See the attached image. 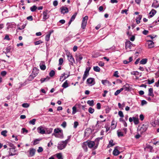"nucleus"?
<instances>
[{
	"label": "nucleus",
	"mask_w": 159,
	"mask_h": 159,
	"mask_svg": "<svg viewBox=\"0 0 159 159\" xmlns=\"http://www.w3.org/2000/svg\"><path fill=\"white\" fill-rule=\"evenodd\" d=\"M87 103L91 106H92L94 105V101L93 100H89L87 101Z\"/></svg>",
	"instance_id": "c9c22d12"
},
{
	"label": "nucleus",
	"mask_w": 159,
	"mask_h": 159,
	"mask_svg": "<svg viewBox=\"0 0 159 159\" xmlns=\"http://www.w3.org/2000/svg\"><path fill=\"white\" fill-rule=\"evenodd\" d=\"M55 72L53 70H52L49 73V75L50 77H53L55 75Z\"/></svg>",
	"instance_id": "79ce46f5"
},
{
	"label": "nucleus",
	"mask_w": 159,
	"mask_h": 159,
	"mask_svg": "<svg viewBox=\"0 0 159 159\" xmlns=\"http://www.w3.org/2000/svg\"><path fill=\"white\" fill-rule=\"evenodd\" d=\"M66 55L68 59L70 62V65L73 66V63H75V61L72 55L70 52L67 53Z\"/></svg>",
	"instance_id": "f03ea898"
},
{
	"label": "nucleus",
	"mask_w": 159,
	"mask_h": 159,
	"mask_svg": "<svg viewBox=\"0 0 159 159\" xmlns=\"http://www.w3.org/2000/svg\"><path fill=\"white\" fill-rule=\"evenodd\" d=\"M9 146L11 148L9 149H16V147L14 145L11 143H10L9 144Z\"/></svg>",
	"instance_id": "3c124183"
},
{
	"label": "nucleus",
	"mask_w": 159,
	"mask_h": 159,
	"mask_svg": "<svg viewBox=\"0 0 159 159\" xmlns=\"http://www.w3.org/2000/svg\"><path fill=\"white\" fill-rule=\"evenodd\" d=\"M95 145V142L93 141H87V145L90 148H92Z\"/></svg>",
	"instance_id": "4468645a"
},
{
	"label": "nucleus",
	"mask_w": 159,
	"mask_h": 159,
	"mask_svg": "<svg viewBox=\"0 0 159 159\" xmlns=\"http://www.w3.org/2000/svg\"><path fill=\"white\" fill-rule=\"evenodd\" d=\"M66 125V121H64L61 124V126L63 128H65Z\"/></svg>",
	"instance_id": "052dcab7"
},
{
	"label": "nucleus",
	"mask_w": 159,
	"mask_h": 159,
	"mask_svg": "<svg viewBox=\"0 0 159 159\" xmlns=\"http://www.w3.org/2000/svg\"><path fill=\"white\" fill-rule=\"evenodd\" d=\"M115 145V144L113 143V141L111 140L109 141V144L108 146L109 147H111Z\"/></svg>",
	"instance_id": "58836bf2"
},
{
	"label": "nucleus",
	"mask_w": 159,
	"mask_h": 159,
	"mask_svg": "<svg viewBox=\"0 0 159 159\" xmlns=\"http://www.w3.org/2000/svg\"><path fill=\"white\" fill-rule=\"evenodd\" d=\"M148 95L149 96H151L152 97H154V94L153 93V89L150 88L148 90Z\"/></svg>",
	"instance_id": "a211bd4d"
},
{
	"label": "nucleus",
	"mask_w": 159,
	"mask_h": 159,
	"mask_svg": "<svg viewBox=\"0 0 159 159\" xmlns=\"http://www.w3.org/2000/svg\"><path fill=\"white\" fill-rule=\"evenodd\" d=\"M121 89H122L123 90H124L125 91H129V85L128 84H125L121 88Z\"/></svg>",
	"instance_id": "4be33fe9"
},
{
	"label": "nucleus",
	"mask_w": 159,
	"mask_h": 159,
	"mask_svg": "<svg viewBox=\"0 0 159 159\" xmlns=\"http://www.w3.org/2000/svg\"><path fill=\"white\" fill-rule=\"evenodd\" d=\"M123 91V89H121V88H120V89L119 90H116V92L115 93H114V95L116 96H117V95L118 94H119L121 91Z\"/></svg>",
	"instance_id": "f704fd0d"
},
{
	"label": "nucleus",
	"mask_w": 159,
	"mask_h": 159,
	"mask_svg": "<svg viewBox=\"0 0 159 159\" xmlns=\"http://www.w3.org/2000/svg\"><path fill=\"white\" fill-rule=\"evenodd\" d=\"M118 71H116L114 74V76L116 77H119V76L118 75Z\"/></svg>",
	"instance_id": "e2e57ef3"
},
{
	"label": "nucleus",
	"mask_w": 159,
	"mask_h": 159,
	"mask_svg": "<svg viewBox=\"0 0 159 159\" xmlns=\"http://www.w3.org/2000/svg\"><path fill=\"white\" fill-rule=\"evenodd\" d=\"M63 62V59L62 58H60L59 60V64L60 65L62 64Z\"/></svg>",
	"instance_id": "8fccbe9b"
},
{
	"label": "nucleus",
	"mask_w": 159,
	"mask_h": 159,
	"mask_svg": "<svg viewBox=\"0 0 159 159\" xmlns=\"http://www.w3.org/2000/svg\"><path fill=\"white\" fill-rule=\"evenodd\" d=\"M22 106L25 108H27L29 107V105L27 103H24L22 104Z\"/></svg>",
	"instance_id": "09e8293b"
},
{
	"label": "nucleus",
	"mask_w": 159,
	"mask_h": 159,
	"mask_svg": "<svg viewBox=\"0 0 159 159\" xmlns=\"http://www.w3.org/2000/svg\"><path fill=\"white\" fill-rule=\"evenodd\" d=\"M27 19L30 20L31 21L33 20V17L32 16H30L27 17Z\"/></svg>",
	"instance_id": "774afa93"
},
{
	"label": "nucleus",
	"mask_w": 159,
	"mask_h": 159,
	"mask_svg": "<svg viewBox=\"0 0 159 159\" xmlns=\"http://www.w3.org/2000/svg\"><path fill=\"white\" fill-rule=\"evenodd\" d=\"M34 78L33 76L31 74L29 76V77L28 79L25 81L26 82H28L29 81H31Z\"/></svg>",
	"instance_id": "a878e982"
},
{
	"label": "nucleus",
	"mask_w": 159,
	"mask_h": 159,
	"mask_svg": "<svg viewBox=\"0 0 159 159\" xmlns=\"http://www.w3.org/2000/svg\"><path fill=\"white\" fill-rule=\"evenodd\" d=\"M147 43L148 44V48H151L154 47V43L152 41L150 40H148L147 41Z\"/></svg>",
	"instance_id": "ddd939ff"
},
{
	"label": "nucleus",
	"mask_w": 159,
	"mask_h": 159,
	"mask_svg": "<svg viewBox=\"0 0 159 159\" xmlns=\"http://www.w3.org/2000/svg\"><path fill=\"white\" fill-rule=\"evenodd\" d=\"M43 42L41 40L35 42H34V44L35 45H38L42 43Z\"/></svg>",
	"instance_id": "c03bdc74"
},
{
	"label": "nucleus",
	"mask_w": 159,
	"mask_h": 159,
	"mask_svg": "<svg viewBox=\"0 0 159 159\" xmlns=\"http://www.w3.org/2000/svg\"><path fill=\"white\" fill-rule=\"evenodd\" d=\"M147 59H143L140 61V64H145L147 62Z\"/></svg>",
	"instance_id": "7c9ffc66"
},
{
	"label": "nucleus",
	"mask_w": 159,
	"mask_h": 159,
	"mask_svg": "<svg viewBox=\"0 0 159 159\" xmlns=\"http://www.w3.org/2000/svg\"><path fill=\"white\" fill-rule=\"evenodd\" d=\"M58 2L57 0H55V1H54V2H53V5L54 6H57L58 5Z\"/></svg>",
	"instance_id": "69168bd1"
},
{
	"label": "nucleus",
	"mask_w": 159,
	"mask_h": 159,
	"mask_svg": "<svg viewBox=\"0 0 159 159\" xmlns=\"http://www.w3.org/2000/svg\"><path fill=\"white\" fill-rule=\"evenodd\" d=\"M127 11H128V10L127 9L123 10L121 11V13L122 14H123L124 13H125L126 14H127Z\"/></svg>",
	"instance_id": "0e129e2a"
},
{
	"label": "nucleus",
	"mask_w": 159,
	"mask_h": 159,
	"mask_svg": "<svg viewBox=\"0 0 159 159\" xmlns=\"http://www.w3.org/2000/svg\"><path fill=\"white\" fill-rule=\"evenodd\" d=\"M77 12H75V14H74V15H73L72 16V17H71V19H70V20L71 21H73V20H75V17H76V15H77Z\"/></svg>",
	"instance_id": "ea45409f"
},
{
	"label": "nucleus",
	"mask_w": 159,
	"mask_h": 159,
	"mask_svg": "<svg viewBox=\"0 0 159 159\" xmlns=\"http://www.w3.org/2000/svg\"><path fill=\"white\" fill-rule=\"evenodd\" d=\"M65 75V74L64 73L61 75L60 79V81H63L66 78H67L69 76V75H67V76H66Z\"/></svg>",
	"instance_id": "dca6fc26"
},
{
	"label": "nucleus",
	"mask_w": 159,
	"mask_h": 159,
	"mask_svg": "<svg viewBox=\"0 0 159 159\" xmlns=\"http://www.w3.org/2000/svg\"><path fill=\"white\" fill-rule=\"evenodd\" d=\"M120 148V147L118 146H116L115 147L113 152V154L114 155L116 156L120 153V152L118 150Z\"/></svg>",
	"instance_id": "6e6552de"
},
{
	"label": "nucleus",
	"mask_w": 159,
	"mask_h": 159,
	"mask_svg": "<svg viewBox=\"0 0 159 159\" xmlns=\"http://www.w3.org/2000/svg\"><path fill=\"white\" fill-rule=\"evenodd\" d=\"M147 102L145 100H143L141 102V105L142 106H143L144 105H146L147 104Z\"/></svg>",
	"instance_id": "6e6d98bb"
},
{
	"label": "nucleus",
	"mask_w": 159,
	"mask_h": 159,
	"mask_svg": "<svg viewBox=\"0 0 159 159\" xmlns=\"http://www.w3.org/2000/svg\"><path fill=\"white\" fill-rule=\"evenodd\" d=\"M56 138L62 139L64 137L63 131L60 128H56L54 130V133L52 134Z\"/></svg>",
	"instance_id": "f257e3e1"
},
{
	"label": "nucleus",
	"mask_w": 159,
	"mask_h": 159,
	"mask_svg": "<svg viewBox=\"0 0 159 159\" xmlns=\"http://www.w3.org/2000/svg\"><path fill=\"white\" fill-rule=\"evenodd\" d=\"M37 8V7L35 6H33L30 7V9L32 11H34Z\"/></svg>",
	"instance_id": "4c0bfd02"
},
{
	"label": "nucleus",
	"mask_w": 159,
	"mask_h": 159,
	"mask_svg": "<svg viewBox=\"0 0 159 159\" xmlns=\"http://www.w3.org/2000/svg\"><path fill=\"white\" fill-rule=\"evenodd\" d=\"M37 130L38 132L41 134H43L45 133V131L43 127L42 126H41L37 129Z\"/></svg>",
	"instance_id": "0eeeda50"
},
{
	"label": "nucleus",
	"mask_w": 159,
	"mask_h": 159,
	"mask_svg": "<svg viewBox=\"0 0 159 159\" xmlns=\"http://www.w3.org/2000/svg\"><path fill=\"white\" fill-rule=\"evenodd\" d=\"M72 114L74 115L77 112V108L75 106H74L72 107Z\"/></svg>",
	"instance_id": "473e14b6"
},
{
	"label": "nucleus",
	"mask_w": 159,
	"mask_h": 159,
	"mask_svg": "<svg viewBox=\"0 0 159 159\" xmlns=\"http://www.w3.org/2000/svg\"><path fill=\"white\" fill-rule=\"evenodd\" d=\"M117 134L119 137H122L123 136V133L121 132H118Z\"/></svg>",
	"instance_id": "bf43d9fd"
},
{
	"label": "nucleus",
	"mask_w": 159,
	"mask_h": 159,
	"mask_svg": "<svg viewBox=\"0 0 159 159\" xmlns=\"http://www.w3.org/2000/svg\"><path fill=\"white\" fill-rule=\"evenodd\" d=\"M147 148L149 149L150 150H151L153 149V148L151 146L149 145H148L146 147L144 148V149L145 150Z\"/></svg>",
	"instance_id": "603ef678"
},
{
	"label": "nucleus",
	"mask_w": 159,
	"mask_h": 159,
	"mask_svg": "<svg viewBox=\"0 0 159 159\" xmlns=\"http://www.w3.org/2000/svg\"><path fill=\"white\" fill-rule=\"evenodd\" d=\"M71 137V135L68 136L67 137V139L64 141V142H66L67 143L69 141V140Z\"/></svg>",
	"instance_id": "5fc2aeb1"
},
{
	"label": "nucleus",
	"mask_w": 159,
	"mask_h": 159,
	"mask_svg": "<svg viewBox=\"0 0 159 159\" xmlns=\"http://www.w3.org/2000/svg\"><path fill=\"white\" fill-rule=\"evenodd\" d=\"M94 82V79L93 78H89L87 80V82L88 84H91Z\"/></svg>",
	"instance_id": "412c9836"
},
{
	"label": "nucleus",
	"mask_w": 159,
	"mask_h": 159,
	"mask_svg": "<svg viewBox=\"0 0 159 159\" xmlns=\"http://www.w3.org/2000/svg\"><path fill=\"white\" fill-rule=\"evenodd\" d=\"M36 121V119H32V120H30L29 121V123L30 124H31L33 125H34L35 124V122Z\"/></svg>",
	"instance_id": "de8ad7c7"
},
{
	"label": "nucleus",
	"mask_w": 159,
	"mask_h": 159,
	"mask_svg": "<svg viewBox=\"0 0 159 159\" xmlns=\"http://www.w3.org/2000/svg\"><path fill=\"white\" fill-rule=\"evenodd\" d=\"M6 74L7 72L5 71H2L1 73V75L2 76H4L6 75Z\"/></svg>",
	"instance_id": "13d9d810"
},
{
	"label": "nucleus",
	"mask_w": 159,
	"mask_h": 159,
	"mask_svg": "<svg viewBox=\"0 0 159 159\" xmlns=\"http://www.w3.org/2000/svg\"><path fill=\"white\" fill-rule=\"evenodd\" d=\"M56 156L58 159H63L61 153H59L56 154Z\"/></svg>",
	"instance_id": "e433bc0d"
},
{
	"label": "nucleus",
	"mask_w": 159,
	"mask_h": 159,
	"mask_svg": "<svg viewBox=\"0 0 159 159\" xmlns=\"http://www.w3.org/2000/svg\"><path fill=\"white\" fill-rule=\"evenodd\" d=\"M38 70H33L31 75L34 76L35 77L38 75L39 73Z\"/></svg>",
	"instance_id": "b1692460"
},
{
	"label": "nucleus",
	"mask_w": 159,
	"mask_h": 159,
	"mask_svg": "<svg viewBox=\"0 0 159 159\" xmlns=\"http://www.w3.org/2000/svg\"><path fill=\"white\" fill-rule=\"evenodd\" d=\"M154 79H152L151 80H148V84H151L154 82Z\"/></svg>",
	"instance_id": "4d7b16f0"
},
{
	"label": "nucleus",
	"mask_w": 159,
	"mask_h": 159,
	"mask_svg": "<svg viewBox=\"0 0 159 159\" xmlns=\"http://www.w3.org/2000/svg\"><path fill=\"white\" fill-rule=\"evenodd\" d=\"M76 59L77 62L80 63L83 57L82 55L80 54H76Z\"/></svg>",
	"instance_id": "f8f14e48"
},
{
	"label": "nucleus",
	"mask_w": 159,
	"mask_h": 159,
	"mask_svg": "<svg viewBox=\"0 0 159 159\" xmlns=\"http://www.w3.org/2000/svg\"><path fill=\"white\" fill-rule=\"evenodd\" d=\"M142 18V16L139 15L138 16V17L136 19V22L137 24H139L140 23V20H141Z\"/></svg>",
	"instance_id": "bb28decb"
},
{
	"label": "nucleus",
	"mask_w": 159,
	"mask_h": 159,
	"mask_svg": "<svg viewBox=\"0 0 159 159\" xmlns=\"http://www.w3.org/2000/svg\"><path fill=\"white\" fill-rule=\"evenodd\" d=\"M101 81L104 85H106L107 84H108L109 83V81L107 80H102Z\"/></svg>",
	"instance_id": "72a5a7b5"
},
{
	"label": "nucleus",
	"mask_w": 159,
	"mask_h": 159,
	"mask_svg": "<svg viewBox=\"0 0 159 159\" xmlns=\"http://www.w3.org/2000/svg\"><path fill=\"white\" fill-rule=\"evenodd\" d=\"M50 79V78L48 76H47L45 78H42L40 80L41 83H43L45 81H47L48 80Z\"/></svg>",
	"instance_id": "393cba45"
},
{
	"label": "nucleus",
	"mask_w": 159,
	"mask_h": 159,
	"mask_svg": "<svg viewBox=\"0 0 159 159\" xmlns=\"http://www.w3.org/2000/svg\"><path fill=\"white\" fill-rule=\"evenodd\" d=\"M60 10L61 13L64 14L69 12L68 8L64 6H62L60 8Z\"/></svg>",
	"instance_id": "1a4fd4ad"
},
{
	"label": "nucleus",
	"mask_w": 159,
	"mask_h": 159,
	"mask_svg": "<svg viewBox=\"0 0 159 159\" xmlns=\"http://www.w3.org/2000/svg\"><path fill=\"white\" fill-rule=\"evenodd\" d=\"M7 133V130H3L1 132V134L4 136L6 137L7 136L6 134Z\"/></svg>",
	"instance_id": "a18cd8bd"
},
{
	"label": "nucleus",
	"mask_w": 159,
	"mask_h": 159,
	"mask_svg": "<svg viewBox=\"0 0 159 159\" xmlns=\"http://www.w3.org/2000/svg\"><path fill=\"white\" fill-rule=\"evenodd\" d=\"M148 33V31L146 30H144L143 32V33L144 35H147Z\"/></svg>",
	"instance_id": "338daca9"
},
{
	"label": "nucleus",
	"mask_w": 159,
	"mask_h": 159,
	"mask_svg": "<svg viewBox=\"0 0 159 159\" xmlns=\"http://www.w3.org/2000/svg\"><path fill=\"white\" fill-rule=\"evenodd\" d=\"M51 32H49V33L47 34L45 37V40L48 41L49 40L50 37L51 35Z\"/></svg>",
	"instance_id": "c756f323"
},
{
	"label": "nucleus",
	"mask_w": 159,
	"mask_h": 159,
	"mask_svg": "<svg viewBox=\"0 0 159 159\" xmlns=\"http://www.w3.org/2000/svg\"><path fill=\"white\" fill-rule=\"evenodd\" d=\"M133 121L135 125H137L139 123V120L138 117H133Z\"/></svg>",
	"instance_id": "cd10ccee"
},
{
	"label": "nucleus",
	"mask_w": 159,
	"mask_h": 159,
	"mask_svg": "<svg viewBox=\"0 0 159 159\" xmlns=\"http://www.w3.org/2000/svg\"><path fill=\"white\" fill-rule=\"evenodd\" d=\"M89 70H86L84 72L83 78V79L84 80L89 75Z\"/></svg>",
	"instance_id": "aec40b11"
},
{
	"label": "nucleus",
	"mask_w": 159,
	"mask_h": 159,
	"mask_svg": "<svg viewBox=\"0 0 159 159\" xmlns=\"http://www.w3.org/2000/svg\"><path fill=\"white\" fill-rule=\"evenodd\" d=\"M156 13V11L153 9H152L149 13V16L150 17H152L155 15Z\"/></svg>",
	"instance_id": "6ab92c4d"
},
{
	"label": "nucleus",
	"mask_w": 159,
	"mask_h": 159,
	"mask_svg": "<svg viewBox=\"0 0 159 159\" xmlns=\"http://www.w3.org/2000/svg\"><path fill=\"white\" fill-rule=\"evenodd\" d=\"M131 74L135 76L136 79L138 78L141 76V73L137 71H133L131 73Z\"/></svg>",
	"instance_id": "9b49d317"
},
{
	"label": "nucleus",
	"mask_w": 159,
	"mask_h": 159,
	"mask_svg": "<svg viewBox=\"0 0 159 159\" xmlns=\"http://www.w3.org/2000/svg\"><path fill=\"white\" fill-rule=\"evenodd\" d=\"M88 19V16H85L83 18L82 20V23L81 24V28L82 29H85L87 25V23Z\"/></svg>",
	"instance_id": "20e7f679"
},
{
	"label": "nucleus",
	"mask_w": 159,
	"mask_h": 159,
	"mask_svg": "<svg viewBox=\"0 0 159 159\" xmlns=\"http://www.w3.org/2000/svg\"><path fill=\"white\" fill-rule=\"evenodd\" d=\"M68 84L67 83V80H66L65 82L63 84L62 87L64 88H66L68 87Z\"/></svg>",
	"instance_id": "2f4dec72"
},
{
	"label": "nucleus",
	"mask_w": 159,
	"mask_h": 159,
	"mask_svg": "<svg viewBox=\"0 0 159 159\" xmlns=\"http://www.w3.org/2000/svg\"><path fill=\"white\" fill-rule=\"evenodd\" d=\"M39 66L41 70H45L46 68L45 63L43 62H42L40 63Z\"/></svg>",
	"instance_id": "5701e85b"
},
{
	"label": "nucleus",
	"mask_w": 159,
	"mask_h": 159,
	"mask_svg": "<svg viewBox=\"0 0 159 159\" xmlns=\"http://www.w3.org/2000/svg\"><path fill=\"white\" fill-rule=\"evenodd\" d=\"M40 140H41V139H37L34 140V143H33L34 145H35L39 143V141Z\"/></svg>",
	"instance_id": "a19ab883"
},
{
	"label": "nucleus",
	"mask_w": 159,
	"mask_h": 159,
	"mask_svg": "<svg viewBox=\"0 0 159 159\" xmlns=\"http://www.w3.org/2000/svg\"><path fill=\"white\" fill-rule=\"evenodd\" d=\"M67 144V143L64 141H61L58 143L57 148L60 150H62L66 147Z\"/></svg>",
	"instance_id": "7ed1b4c3"
},
{
	"label": "nucleus",
	"mask_w": 159,
	"mask_h": 159,
	"mask_svg": "<svg viewBox=\"0 0 159 159\" xmlns=\"http://www.w3.org/2000/svg\"><path fill=\"white\" fill-rule=\"evenodd\" d=\"M87 141L84 142L82 144V147L83 148L84 150L87 152L88 150V148L87 147Z\"/></svg>",
	"instance_id": "2eb2a0df"
},
{
	"label": "nucleus",
	"mask_w": 159,
	"mask_h": 159,
	"mask_svg": "<svg viewBox=\"0 0 159 159\" xmlns=\"http://www.w3.org/2000/svg\"><path fill=\"white\" fill-rule=\"evenodd\" d=\"M43 149L42 147H39L38 148V149L37 150V152L39 153L41 152H43Z\"/></svg>",
	"instance_id": "864d4df0"
},
{
	"label": "nucleus",
	"mask_w": 159,
	"mask_h": 159,
	"mask_svg": "<svg viewBox=\"0 0 159 159\" xmlns=\"http://www.w3.org/2000/svg\"><path fill=\"white\" fill-rule=\"evenodd\" d=\"M94 109L91 107H89L88 110L89 112L91 114L93 113L94 112Z\"/></svg>",
	"instance_id": "37998d69"
},
{
	"label": "nucleus",
	"mask_w": 159,
	"mask_h": 159,
	"mask_svg": "<svg viewBox=\"0 0 159 159\" xmlns=\"http://www.w3.org/2000/svg\"><path fill=\"white\" fill-rule=\"evenodd\" d=\"M133 46V44L129 41H127L125 43V49L128 50L131 49V47Z\"/></svg>",
	"instance_id": "423d86ee"
},
{
	"label": "nucleus",
	"mask_w": 159,
	"mask_h": 159,
	"mask_svg": "<svg viewBox=\"0 0 159 159\" xmlns=\"http://www.w3.org/2000/svg\"><path fill=\"white\" fill-rule=\"evenodd\" d=\"M43 20L45 21L46 19H48L49 17V16L47 15V11H44L43 13Z\"/></svg>",
	"instance_id": "f3484780"
},
{
	"label": "nucleus",
	"mask_w": 159,
	"mask_h": 159,
	"mask_svg": "<svg viewBox=\"0 0 159 159\" xmlns=\"http://www.w3.org/2000/svg\"><path fill=\"white\" fill-rule=\"evenodd\" d=\"M118 114L119 116L121 118H123L124 116L123 113L121 111H119L118 112Z\"/></svg>",
	"instance_id": "49530a36"
},
{
	"label": "nucleus",
	"mask_w": 159,
	"mask_h": 159,
	"mask_svg": "<svg viewBox=\"0 0 159 159\" xmlns=\"http://www.w3.org/2000/svg\"><path fill=\"white\" fill-rule=\"evenodd\" d=\"M36 152V150L32 148H31L29 150V154L28 155L29 157H32L35 154Z\"/></svg>",
	"instance_id": "9d476101"
},
{
	"label": "nucleus",
	"mask_w": 159,
	"mask_h": 159,
	"mask_svg": "<svg viewBox=\"0 0 159 159\" xmlns=\"http://www.w3.org/2000/svg\"><path fill=\"white\" fill-rule=\"evenodd\" d=\"M7 29H9L10 28H13L14 26V24L11 23H7Z\"/></svg>",
	"instance_id": "c85d7f7f"
},
{
	"label": "nucleus",
	"mask_w": 159,
	"mask_h": 159,
	"mask_svg": "<svg viewBox=\"0 0 159 159\" xmlns=\"http://www.w3.org/2000/svg\"><path fill=\"white\" fill-rule=\"evenodd\" d=\"M18 152L16 149H9V156H13L14 155H17Z\"/></svg>",
	"instance_id": "39448f33"
},
{
	"label": "nucleus",
	"mask_w": 159,
	"mask_h": 159,
	"mask_svg": "<svg viewBox=\"0 0 159 159\" xmlns=\"http://www.w3.org/2000/svg\"><path fill=\"white\" fill-rule=\"evenodd\" d=\"M78 125V123L77 121H75L74 123V127L75 128H76Z\"/></svg>",
	"instance_id": "680f3d73"
}]
</instances>
